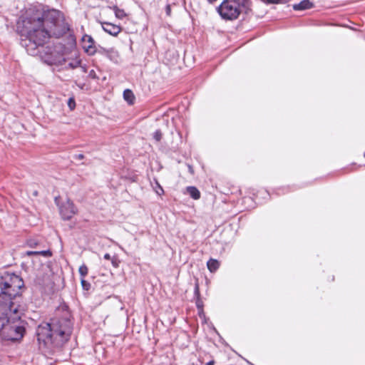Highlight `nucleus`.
Masks as SVG:
<instances>
[{
	"label": "nucleus",
	"instance_id": "nucleus-1",
	"mask_svg": "<svg viewBox=\"0 0 365 365\" xmlns=\"http://www.w3.org/2000/svg\"><path fill=\"white\" fill-rule=\"evenodd\" d=\"M17 30L21 35V44L31 56H39L47 64L53 65L65 61L61 48L44 47L51 37L59 38L68 30L63 15L58 10L44 11L28 16L18 22Z\"/></svg>",
	"mask_w": 365,
	"mask_h": 365
},
{
	"label": "nucleus",
	"instance_id": "nucleus-2",
	"mask_svg": "<svg viewBox=\"0 0 365 365\" xmlns=\"http://www.w3.org/2000/svg\"><path fill=\"white\" fill-rule=\"evenodd\" d=\"M0 306V338L6 341L21 339L25 332L26 322L21 319L25 311L24 304Z\"/></svg>",
	"mask_w": 365,
	"mask_h": 365
},
{
	"label": "nucleus",
	"instance_id": "nucleus-3",
	"mask_svg": "<svg viewBox=\"0 0 365 365\" xmlns=\"http://www.w3.org/2000/svg\"><path fill=\"white\" fill-rule=\"evenodd\" d=\"M72 325L66 318L53 319L51 322H43L36 329L37 339L44 346H60L69 339Z\"/></svg>",
	"mask_w": 365,
	"mask_h": 365
},
{
	"label": "nucleus",
	"instance_id": "nucleus-4",
	"mask_svg": "<svg viewBox=\"0 0 365 365\" xmlns=\"http://www.w3.org/2000/svg\"><path fill=\"white\" fill-rule=\"evenodd\" d=\"M23 279L14 273L5 272L0 277V306L5 304H23L19 290L24 287Z\"/></svg>",
	"mask_w": 365,
	"mask_h": 365
},
{
	"label": "nucleus",
	"instance_id": "nucleus-5",
	"mask_svg": "<svg viewBox=\"0 0 365 365\" xmlns=\"http://www.w3.org/2000/svg\"><path fill=\"white\" fill-rule=\"evenodd\" d=\"M250 0H224L217 7L220 16L225 20L237 19L242 13L251 10Z\"/></svg>",
	"mask_w": 365,
	"mask_h": 365
},
{
	"label": "nucleus",
	"instance_id": "nucleus-6",
	"mask_svg": "<svg viewBox=\"0 0 365 365\" xmlns=\"http://www.w3.org/2000/svg\"><path fill=\"white\" fill-rule=\"evenodd\" d=\"M55 202L58 206L61 215L63 220H68L71 219L77 212L76 207L70 199H67L65 202L60 205L59 197H56Z\"/></svg>",
	"mask_w": 365,
	"mask_h": 365
},
{
	"label": "nucleus",
	"instance_id": "nucleus-7",
	"mask_svg": "<svg viewBox=\"0 0 365 365\" xmlns=\"http://www.w3.org/2000/svg\"><path fill=\"white\" fill-rule=\"evenodd\" d=\"M83 43V48L85 51L90 55H93L96 53V48L94 46V40L91 36L85 35L82 38Z\"/></svg>",
	"mask_w": 365,
	"mask_h": 365
},
{
	"label": "nucleus",
	"instance_id": "nucleus-8",
	"mask_svg": "<svg viewBox=\"0 0 365 365\" xmlns=\"http://www.w3.org/2000/svg\"><path fill=\"white\" fill-rule=\"evenodd\" d=\"M103 29L110 35L113 36H117L121 31V28L115 24L109 23V22H103L102 23Z\"/></svg>",
	"mask_w": 365,
	"mask_h": 365
},
{
	"label": "nucleus",
	"instance_id": "nucleus-9",
	"mask_svg": "<svg viewBox=\"0 0 365 365\" xmlns=\"http://www.w3.org/2000/svg\"><path fill=\"white\" fill-rule=\"evenodd\" d=\"M312 3L309 0H303L300 3L293 5V9L295 11L305 10L312 8Z\"/></svg>",
	"mask_w": 365,
	"mask_h": 365
},
{
	"label": "nucleus",
	"instance_id": "nucleus-10",
	"mask_svg": "<svg viewBox=\"0 0 365 365\" xmlns=\"http://www.w3.org/2000/svg\"><path fill=\"white\" fill-rule=\"evenodd\" d=\"M187 193L190 195V196L194 200H198L200 197V191L195 187L192 186L187 187L186 188Z\"/></svg>",
	"mask_w": 365,
	"mask_h": 365
},
{
	"label": "nucleus",
	"instance_id": "nucleus-11",
	"mask_svg": "<svg viewBox=\"0 0 365 365\" xmlns=\"http://www.w3.org/2000/svg\"><path fill=\"white\" fill-rule=\"evenodd\" d=\"M123 98L130 105L133 104L135 96L132 91L126 89L123 92Z\"/></svg>",
	"mask_w": 365,
	"mask_h": 365
},
{
	"label": "nucleus",
	"instance_id": "nucleus-12",
	"mask_svg": "<svg viewBox=\"0 0 365 365\" xmlns=\"http://www.w3.org/2000/svg\"><path fill=\"white\" fill-rule=\"evenodd\" d=\"M207 268L211 272H215L218 268H219V266H220V263L216 259H210L207 263Z\"/></svg>",
	"mask_w": 365,
	"mask_h": 365
},
{
	"label": "nucleus",
	"instance_id": "nucleus-13",
	"mask_svg": "<svg viewBox=\"0 0 365 365\" xmlns=\"http://www.w3.org/2000/svg\"><path fill=\"white\" fill-rule=\"evenodd\" d=\"M27 256L31 255H42L43 257H48L51 256V252L49 250H43V251H27L26 252Z\"/></svg>",
	"mask_w": 365,
	"mask_h": 365
},
{
	"label": "nucleus",
	"instance_id": "nucleus-14",
	"mask_svg": "<svg viewBox=\"0 0 365 365\" xmlns=\"http://www.w3.org/2000/svg\"><path fill=\"white\" fill-rule=\"evenodd\" d=\"M88 269L86 264H82L78 269L79 274L81 277V279H84V277L88 274Z\"/></svg>",
	"mask_w": 365,
	"mask_h": 365
},
{
	"label": "nucleus",
	"instance_id": "nucleus-15",
	"mask_svg": "<svg viewBox=\"0 0 365 365\" xmlns=\"http://www.w3.org/2000/svg\"><path fill=\"white\" fill-rule=\"evenodd\" d=\"M163 133L160 130H157L153 134V138L157 141L160 142L162 139Z\"/></svg>",
	"mask_w": 365,
	"mask_h": 365
},
{
	"label": "nucleus",
	"instance_id": "nucleus-16",
	"mask_svg": "<svg viewBox=\"0 0 365 365\" xmlns=\"http://www.w3.org/2000/svg\"><path fill=\"white\" fill-rule=\"evenodd\" d=\"M115 14L116 17L118 19H122L125 16L124 11L118 9H115Z\"/></svg>",
	"mask_w": 365,
	"mask_h": 365
},
{
	"label": "nucleus",
	"instance_id": "nucleus-17",
	"mask_svg": "<svg viewBox=\"0 0 365 365\" xmlns=\"http://www.w3.org/2000/svg\"><path fill=\"white\" fill-rule=\"evenodd\" d=\"M68 106L71 110H73L76 106L75 100L73 98H70L68 101Z\"/></svg>",
	"mask_w": 365,
	"mask_h": 365
},
{
	"label": "nucleus",
	"instance_id": "nucleus-18",
	"mask_svg": "<svg viewBox=\"0 0 365 365\" xmlns=\"http://www.w3.org/2000/svg\"><path fill=\"white\" fill-rule=\"evenodd\" d=\"M81 284H82L83 289L88 290L90 289V287H91L90 283H88L84 279H81Z\"/></svg>",
	"mask_w": 365,
	"mask_h": 365
},
{
	"label": "nucleus",
	"instance_id": "nucleus-19",
	"mask_svg": "<svg viewBox=\"0 0 365 365\" xmlns=\"http://www.w3.org/2000/svg\"><path fill=\"white\" fill-rule=\"evenodd\" d=\"M80 61H75L73 62L69 63L68 66L71 68H77L80 65Z\"/></svg>",
	"mask_w": 365,
	"mask_h": 365
},
{
	"label": "nucleus",
	"instance_id": "nucleus-20",
	"mask_svg": "<svg viewBox=\"0 0 365 365\" xmlns=\"http://www.w3.org/2000/svg\"><path fill=\"white\" fill-rule=\"evenodd\" d=\"M38 242L35 240H30L29 242H28V245L29 247H35L38 245Z\"/></svg>",
	"mask_w": 365,
	"mask_h": 365
},
{
	"label": "nucleus",
	"instance_id": "nucleus-21",
	"mask_svg": "<svg viewBox=\"0 0 365 365\" xmlns=\"http://www.w3.org/2000/svg\"><path fill=\"white\" fill-rule=\"evenodd\" d=\"M156 185L158 187V190H155L156 193L160 195L163 193V190L162 187L158 184V182H156Z\"/></svg>",
	"mask_w": 365,
	"mask_h": 365
},
{
	"label": "nucleus",
	"instance_id": "nucleus-22",
	"mask_svg": "<svg viewBox=\"0 0 365 365\" xmlns=\"http://www.w3.org/2000/svg\"><path fill=\"white\" fill-rule=\"evenodd\" d=\"M110 260H111V263H112L113 267H118V259L116 258H112Z\"/></svg>",
	"mask_w": 365,
	"mask_h": 365
},
{
	"label": "nucleus",
	"instance_id": "nucleus-23",
	"mask_svg": "<svg viewBox=\"0 0 365 365\" xmlns=\"http://www.w3.org/2000/svg\"><path fill=\"white\" fill-rule=\"evenodd\" d=\"M165 11H166L167 15L170 16V11H171L170 6V5H167L166 6Z\"/></svg>",
	"mask_w": 365,
	"mask_h": 365
},
{
	"label": "nucleus",
	"instance_id": "nucleus-24",
	"mask_svg": "<svg viewBox=\"0 0 365 365\" xmlns=\"http://www.w3.org/2000/svg\"><path fill=\"white\" fill-rule=\"evenodd\" d=\"M103 257L105 259H108V260H110L112 259L110 255L108 253L105 254Z\"/></svg>",
	"mask_w": 365,
	"mask_h": 365
},
{
	"label": "nucleus",
	"instance_id": "nucleus-25",
	"mask_svg": "<svg viewBox=\"0 0 365 365\" xmlns=\"http://www.w3.org/2000/svg\"><path fill=\"white\" fill-rule=\"evenodd\" d=\"M83 157H84V156H83V155H82V154H78V155H76V159H78V160H81V159H83Z\"/></svg>",
	"mask_w": 365,
	"mask_h": 365
},
{
	"label": "nucleus",
	"instance_id": "nucleus-26",
	"mask_svg": "<svg viewBox=\"0 0 365 365\" xmlns=\"http://www.w3.org/2000/svg\"><path fill=\"white\" fill-rule=\"evenodd\" d=\"M215 364V361L212 360V361H210L209 362H207L206 364V365H214Z\"/></svg>",
	"mask_w": 365,
	"mask_h": 365
},
{
	"label": "nucleus",
	"instance_id": "nucleus-27",
	"mask_svg": "<svg viewBox=\"0 0 365 365\" xmlns=\"http://www.w3.org/2000/svg\"><path fill=\"white\" fill-rule=\"evenodd\" d=\"M270 2L277 4L281 2V0H271Z\"/></svg>",
	"mask_w": 365,
	"mask_h": 365
},
{
	"label": "nucleus",
	"instance_id": "nucleus-28",
	"mask_svg": "<svg viewBox=\"0 0 365 365\" xmlns=\"http://www.w3.org/2000/svg\"><path fill=\"white\" fill-rule=\"evenodd\" d=\"M195 293H198L199 288H198V285L197 284L195 286Z\"/></svg>",
	"mask_w": 365,
	"mask_h": 365
},
{
	"label": "nucleus",
	"instance_id": "nucleus-29",
	"mask_svg": "<svg viewBox=\"0 0 365 365\" xmlns=\"http://www.w3.org/2000/svg\"><path fill=\"white\" fill-rule=\"evenodd\" d=\"M189 170L191 173H193L192 168L190 165H189Z\"/></svg>",
	"mask_w": 365,
	"mask_h": 365
}]
</instances>
